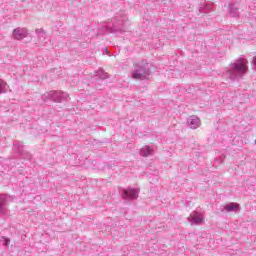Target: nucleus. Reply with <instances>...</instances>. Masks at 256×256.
Listing matches in <instances>:
<instances>
[{
	"label": "nucleus",
	"instance_id": "nucleus-8",
	"mask_svg": "<svg viewBox=\"0 0 256 256\" xmlns=\"http://www.w3.org/2000/svg\"><path fill=\"white\" fill-rule=\"evenodd\" d=\"M5 87H7V83H5V81L0 80V93H2L3 89H5Z\"/></svg>",
	"mask_w": 256,
	"mask_h": 256
},
{
	"label": "nucleus",
	"instance_id": "nucleus-7",
	"mask_svg": "<svg viewBox=\"0 0 256 256\" xmlns=\"http://www.w3.org/2000/svg\"><path fill=\"white\" fill-rule=\"evenodd\" d=\"M151 149L147 146H145L142 150H141V153L144 157H147V155H149Z\"/></svg>",
	"mask_w": 256,
	"mask_h": 256
},
{
	"label": "nucleus",
	"instance_id": "nucleus-6",
	"mask_svg": "<svg viewBox=\"0 0 256 256\" xmlns=\"http://www.w3.org/2000/svg\"><path fill=\"white\" fill-rule=\"evenodd\" d=\"M192 219H193L194 223H196V225H201V223L205 222V218L203 217L202 214L193 216Z\"/></svg>",
	"mask_w": 256,
	"mask_h": 256
},
{
	"label": "nucleus",
	"instance_id": "nucleus-10",
	"mask_svg": "<svg viewBox=\"0 0 256 256\" xmlns=\"http://www.w3.org/2000/svg\"><path fill=\"white\" fill-rule=\"evenodd\" d=\"M253 60H254V65L256 67V57H254Z\"/></svg>",
	"mask_w": 256,
	"mask_h": 256
},
{
	"label": "nucleus",
	"instance_id": "nucleus-2",
	"mask_svg": "<svg viewBox=\"0 0 256 256\" xmlns=\"http://www.w3.org/2000/svg\"><path fill=\"white\" fill-rule=\"evenodd\" d=\"M132 77L133 79H140V80L145 79L149 77V69H143L142 73L136 70L132 73Z\"/></svg>",
	"mask_w": 256,
	"mask_h": 256
},
{
	"label": "nucleus",
	"instance_id": "nucleus-4",
	"mask_svg": "<svg viewBox=\"0 0 256 256\" xmlns=\"http://www.w3.org/2000/svg\"><path fill=\"white\" fill-rule=\"evenodd\" d=\"M137 196V190H133L131 188L124 190V199H137Z\"/></svg>",
	"mask_w": 256,
	"mask_h": 256
},
{
	"label": "nucleus",
	"instance_id": "nucleus-1",
	"mask_svg": "<svg viewBox=\"0 0 256 256\" xmlns=\"http://www.w3.org/2000/svg\"><path fill=\"white\" fill-rule=\"evenodd\" d=\"M14 39L20 41V39H25L27 37V30L23 28H17L13 31Z\"/></svg>",
	"mask_w": 256,
	"mask_h": 256
},
{
	"label": "nucleus",
	"instance_id": "nucleus-9",
	"mask_svg": "<svg viewBox=\"0 0 256 256\" xmlns=\"http://www.w3.org/2000/svg\"><path fill=\"white\" fill-rule=\"evenodd\" d=\"M143 69H147L145 67H139L136 71H138V73H143Z\"/></svg>",
	"mask_w": 256,
	"mask_h": 256
},
{
	"label": "nucleus",
	"instance_id": "nucleus-3",
	"mask_svg": "<svg viewBox=\"0 0 256 256\" xmlns=\"http://www.w3.org/2000/svg\"><path fill=\"white\" fill-rule=\"evenodd\" d=\"M235 69L236 71H240V73H245V71H247V60H238V63L235 64Z\"/></svg>",
	"mask_w": 256,
	"mask_h": 256
},
{
	"label": "nucleus",
	"instance_id": "nucleus-5",
	"mask_svg": "<svg viewBox=\"0 0 256 256\" xmlns=\"http://www.w3.org/2000/svg\"><path fill=\"white\" fill-rule=\"evenodd\" d=\"M225 211L231 212V211H237L239 209V204L238 203H231L229 205H226L224 207Z\"/></svg>",
	"mask_w": 256,
	"mask_h": 256
}]
</instances>
